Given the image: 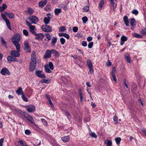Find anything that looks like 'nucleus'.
I'll return each mask as SVG.
<instances>
[{"instance_id":"obj_1","label":"nucleus","mask_w":146,"mask_h":146,"mask_svg":"<svg viewBox=\"0 0 146 146\" xmlns=\"http://www.w3.org/2000/svg\"><path fill=\"white\" fill-rule=\"evenodd\" d=\"M21 38V36L19 34H16L12 38V41L15 46H20V44L19 43Z\"/></svg>"},{"instance_id":"obj_2","label":"nucleus","mask_w":146,"mask_h":146,"mask_svg":"<svg viewBox=\"0 0 146 146\" xmlns=\"http://www.w3.org/2000/svg\"><path fill=\"white\" fill-rule=\"evenodd\" d=\"M17 51L12 50L11 51L10 54L14 58L19 57L20 56L19 52H20V46H15Z\"/></svg>"},{"instance_id":"obj_3","label":"nucleus","mask_w":146,"mask_h":146,"mask_svg":"<svg viewBox=\"0 0 146 146\" xmlns=\"http://www.w3.org/2000/svg\"><path fill=\"white\" fill-rule=\"evenodd\" d=\"M41 29L43 31L45 32H48L52 31L51 27L47 24L42 25Z\"/></svg>"},{"instance_id":"obj_4","label":"nucleus","mask_w":146,"mask_h":146,"mask_svg":"<svg viewBox=\"0 0 146 146\" xmlns=\"http://www.w3.org/2000/svg\"><path fill=\"white\" fill-rule=\"evenodd\" d=\"M24 49L27 52H30L31 51V48L28 42L27 41H25L24 43Z\"/></svg>"},{"instance_id":"obj_5","label":"nucleus","mask_w":146,"mask_h":146,"mask_svg":"<svg viewBox=\"0 0 146 146\" xmlns=\"http://www.w3.org/2000/svg\"><path fill=\"white\" fill-rule=\"evenodd\" d=\"M2 17L5 21L6 23V25L7 26V27L11 30L10 25V23L9 20L6 17L5 15L3 13H2L1 14Z\"/></svg>"},{"instance_id":"obj_6","label":"nucleus","mask_w":146,"mask_h":146,"mask_svg":"<svg viewBox=\"0 0 146 146\" xmlns=\"http://www.w3.org/2000/svg\"><path fill=\"white\" fill-rule=\"evenodd\" d=\"M29 19L32 24H36L38 21V19L35 16H32Z\"/></svg>"},{"instance_id":"obj_7","label":"nucleus","mask_w":146,"mask_h":146,"mask_svg":"<svg viewBox=\"0 0 146 146\" xmlns=\"http://www.w3.org/2000/svg\"><path fill=\"white\" fill-rule=\"evenodd\" d=\"M27 110L30 112H33L35 111V108L34 105H30L27 106L26 107Z\"/></svg>"},{"instance_id":"obj_8","label":"nucleus","mask_w":146,"mask_h":146,"mask_svg":"<svg viewBox=\"0 0 146 146\" xmlns=\"http://www.w3.org/2000/svg\"><path fill=\"white\" fill-rule=\"evenodd\" d=\"M52 54L51 50H47L44 56V57L45 59L50 58L51 57Z\"/></svg>"},{"instance_id":"obj_9","label":"nucleus","mask_w":146,"mask_h":146,"mask_svg":"<svg viewBox=\"0 0 146 146\" xmlns=\"http://www.w3.org/2000/svg\"><path fill=\"white\" fill-rule=\"evenodd\" d=\"M36 62H33V61L31 62L29 66V69L31 71L33 72L34 71L36 67Z\"/></svg>"},{"instance_id":"obj_10","label":"nucleus","mask_w":146,"mask_h":146,"mask_svg":"<svg viewBox=\"0 0 146 146\" xmlns=\"http://www.w3.org/2000/svg\"><path fill=\"white\" fill-rule=\"evenodd\" d=\"M42 72L41 70H38L36 71L35 74L38 77L42 78H45L46 76L44 74H42Z\"/></svg>"},{"instance_id":"obj_11","label":"nucleus","mask_w":146,"mask_h":146,"mask_svg":"<svg viewBox=\"0 0 146 146\" xmlns=\"http://www.w3.org/2000/svg\"><path fill=\"white\" fill-rule=\"evenodd\" d=\"M25 118L27 120L31 123L34 124L35 123V121L33 118L30 115L27 114L25 115Z\"/></svg>"},{"instance_id":"obj_12","label":"nucleus","mask_w":146,"mask_h":146,"mask_svg":"<svg viewBox=\"0 0 146 146\" xmlns=\"http://www.w3.org/2000/svg\"><path fill=\"white\" fill-rule=\"evenodd\" d=\"M0 72L3 75H5L6 74L8 75H10L11 74L10 72L6 68H2Z\"/></svg>"},{"instance_id":"obj_13","label":"nucleus","mask_w":146,"mask_h":146,"mask_svg":"<svg viewBox=\"0 0 146 146\" xmlns=\"http://www.w3.org/2000/svg\"><path fill=\"white\" fill-rule=\"evenodd\" d=\"M51 14L50 13H48L46 14V16L47 17H45L44 19V22L46 24H49L50 21V16Z\"/></svg>"},{"instance_id":"obj_14","label":"nucleus","mask_w":146,"mask_h":146,"mask_svg":"<svg viewBox=\"0 0 146 146\" xmlns=\"http://www.w3.org/2000/svg\"><path fill=\"white\" fill-rule=\"evenodd\" d=\"M32 143L34 145L36 146H38L41 144L40 141L36 139H32Z\"/></svg>"},{"instance_id":"obj_15","label":"nucleus","mask_w":146,"mask_h":146,"mask_svg":"<svg viewBox=\"0 0 146 146\" xmlns=\"http://www.w3.org/2000/svg\"><path fill=\"white\" fill-rule=\"evenodd\" d=\"M127 40V37L124 35H123L121 38V42L120 44L121 45H123L125 42Z\"/></svg>"},{"instance_id":"obj_16","label":"nucleus","mask_w":146,"mask_h":146,"mask_svg":"<svg viewBox=\"0 0 146 146\" xmlns=\"http://www.w3.org/2000/svg\"><path fill=\"white\" fill-rule=\"evenodd\" d=\"M29 29L31 32L32 33L35 35H36V33L35 31V30L36 29L35 26L33 25L31 26L29 28Z\"/></svg>"},{"instance_id":"obj_17","label":"nucleus","mask_w":146,"mask_h":146,"mask_svg":"<svg viewBox=\"0 0 146 146\" xmlns=\"http://www.w3.org/2000/svg\"><path fill=\"white\" fill-rule=\"evenodd\" d=\"M31 61H33V62H36V55L35 51L33 52L31 57Z\"/></svg>"},{"instance_id":"obj_18","label":"nucleus","mask_w":146,"mask_h":146,"mask_svg":"<svg viewBox=\"0 0 146 146\" xmlns=\"http://www.w3.org/2000/svg\"><path fill=\"white\" fill-rule=\"evenodd\" d=\"M36 38L37 39H42L44 36V35L42 33H40L36 34Z\"/></svg>"},{"instance_id":"obj_19","label":"nucleus","mask_w":146,"mask_h":146,"mask_svg":"<svg viewBox=\"0 0 146 146\" xmlns=\"http://www.w3.org/2000/svg\"><path fill=\"white\" fill-rule=\"evenodd\" d=\"M47 2V0L41 1L38 3V5L40 7H42L44 6Z\"/></svg>"},{"instance_id":"obj_20","label":"nucleus","mask_w":146,"mask_h":146,"mask_svg":"<svg viewBox=\"0 0 146 146\" xmlns=\"http://www.w3.org/2000/svg\"><path fill=\"white\" fill-rule=\"evenodd\" d=\"M16 93L19 95L23 94V91L21 87H19L16 91Z\"/></svg>"},{"instance_id":"obj_21","label":"nucleus","mask_w":146,"mask_h":146,"mask_svg":"<svg viewBox=\"0 0 146 146\" xmlns=\"http://www.w3.org/2000/svg\"><path fill=\"white\" fill-rule=\"evenodd\" d=\"M51 51H52V53L54 54L55 56L58 57L59 56V53L56 50L53 49H51Z\"/></svg>"},{"instance_id":"obj_22","label":"nucleus","mask_w":146,"mask_h":146,"mask_svg":"<svg viewBox=\"0 0 146 146\" xmlns=\"http://www.w3.org/2000/svg\"><path fill=\"white\" fill-rule=\"evenodd\" d=\"M123 20L126 25L128 26L129 25V21L126 15L125 16L123 17Z\"/></svg>"},{"instance_id":"obj_23","label":"nucleus","mask_w":146,"mask_h":146,"mask_svg":"<svg viewBox=\"0 0 146 146\" xmlns=\"http://www.w3.org/2000/svg\"><path fill=\"white\" fill-rule=\"evenodd\" d=\"M129 21L131 26H135L136 21L134 18H131L129 19Z\"/></svg>"},{"instance_id":"obj_24","label":"nucleus","mask_w":146,"mask_h":146,"mask_svg":"<svg viewBox=\"0 0 146 146\" xmlns=\"http://www.w3.org/2000/svg\"><path fill=\"white\" fill-rule=\"evenodd\" d=\"M45 71L46 73H51V71L48 68V65H46L44 66Z\"/></svg>"},{"instance_id":"obj_25","label":"nucleus","mask_w":146,"mask_h":146,"mask_svg":"<svg viewBox=\"0 0 146 146\" xmlns=\"http://www.w3.org/2000/svg\"><path fill=\"white\" fill-rule=\"evenodd\" d=\"M87 64L89 68L93 67L92 63L90 59H88L87 60Z\"/></svg>"},{"instance_id":"obj_26","label":"nucleus","mask_w":146,"mask_h":146,"mask_svg":"<svg viewBox=\"0 0 146 146\" xmlns=\"http://www.w3.org/2000/svg\"><path fill=\"white\" fill-rule=\"evenodd\" d=\"M104 0H101L100 3L99 4V8L100 10L102 9L103 6L104 5Z\"/></svg>"},{"instance_id":"obj_27","label":"nucleus","mask_w":146,"mask_h":146,"mask_svg":"<svg viewBox=\"0 0 146 146\" xmlns=\"http://www.w3.org/2000/svg\"><path fill=\"white\" fill-rule=\"evenodd\" d=\"M70 137L69 136H65L62 137V140L64 142H66L69 141Z\"/></svg>"},{"instance_id":"obj_28","label":"nucleus","mask_w":146,"mask_h":146,"mask_svg":"<svg viewBox=\"0 0 146 146\" xmlns=\"http://www.w3.org/2000/svg\"><path fill=\"white\" fill-rule=\"evenodd\" d=\"M133 36L135 37L140 38H142L143 37L142 35L136 33H133Z\"/></svg>"},{"instance_id":"obj_29","label":"nucleus","mask_w":146,"mask_h":146,"mask_svg":"<svg viewBox=\"0 0 146 146\" xmlns=\"http://www.w3.org/2000/svg\"><path fill=\"white\" fill-rule=\"evenodd\" d=\"M104 143L106 144L107 146H111L112 145V142L110 140H107L105 141Z\"/></svg>"},{"instance_id":"obj_30","label":"nucleus","mask_w":146,"mask_h":146,"mask_svg":"<svg viewBox=\"0 0 146 146\" xmlns=\"http://www.w3.org/2000/svg\"><path fill=\"white\" fill-rule=\"evenodd\" d=\"M61 12V9H56L54 10V13L56 15H58Z\"/></svg>"},{"instance_id":"obj_31","label":"nucleus","mask_w":146,"mask_h":146,"mask_svg":"<svg viewBox=\"0 0 146 146\" xmlns=\"http://www.w3.org/2000/svg\"><path fill=\"white\" fill-rule=\"evenodd\" d=\"M16 110L17 111L18 113L24 116L25 117V115L26 114V113L24 111H22L21 110H19V109H17Z\"/></svg>"},{"instance_id":"obj_32","label":"nucleus","mask_w":146,"mask_h":146,"mask_svg":"<svg viewBox=\"0 0 146 146\" xmlns=\"http://www.w3.org/2000/svg\"><path fill=\"white\" fill-rule=\"evenodd\" d=\"M140 33L143 35L146 36V28L142 29Z\"/></svg>"},{"instance_id":"obj_33","label":"nucleus","mask_w":146,"mask_h":146,"mask_svg":"<svg viewBox=\"0 0 146 146\" xmlns=\"http://www.w3.org/2000/svg\"><path fill=\"white\" fill-rule=\"evenodd\" d=\"M57 41V38L56 37H53L52 40V46H54L55 43Z\"/></svg>"},{"instance_id":"obj_34","label":"nucleus","mask_w":146,"mask_h":146,"mask_svg":"<svg viewBox=\"0 0 146 146\" xmlns=\"http://www.w3.org/2000/svg\"><path fill=\"white\" fill-rule=\"evenodd\" d=\"M65 115L67 116V118L70 120L71 119V116L69 112L67 111H66L65 112Z\"/></svg>"},{"instance_id":"obj_35","label":"nucleus","mask_w":146,"mask_h":146,"mask_svg":"<svg viewBox=\"0 0 146 146\" xmlns=\"http://www.w3.org/2000/svg\"><path fill=\"white\" fill-rule=\"evenodd\" d=\"M13 56H8L7 57V60L9 63H11L12 62Z\"/></svg>"},{"instance_id":"obj_36","label":"nucleus","mask_w":146,"mask_h":146,"mask_svg":"<svg viewBox=\"0 0 146 146\" xmlns=\"http://www.w3.org/2000/svg\"><path fill=\"white\" fill-rule=\"evenodd\" d=\"M1 40L2 43L5 45V46L6 48H7V43L5 41L4 39L2 37H1Z\"/></svg>"},{"instance_id":"obj_37","label":"nucleus","mask_w":146,"mask_h":146,"mask_svg":"<svg viewBox=\"0 0 146 146\" xmlns=\"http://www.w3.org/2000/svg\"><path fill=\"white\" fill-rule=\"evenodd\" d=\"M121 140V138L119 137H117L115 139V140L116 143L118 145H119Z\"/></svg>"},{"instance_id":"obj_38","label":"nucleus","mask_w":146,"mask_h":146,"mask_svg":"<svg viewBox=\"0 0 146 146\" xmlns=\"http://www.w3.org/2000/svg\"><path fill=\"white\" fill-rule=\"evenodd\" d=\"M18 142L20 143V144L22 146H26L27 145L26 143L23 140H21L19 141Z\"/></svg>"},{"instance_id":"obj_39","label":"nucleus","mask_w":146,"mask_h":146,"mask_svg":"<svg viewBox=\"0 0 146 146\" xmlns=\"http://www.w3.org/2000/svg\"><path fill=\"white\" fill-rule=\"evenodd\" d=\"M89 9V6H85L83 9L85 12H87Z\"/></svg>"},{"instance_id":"obj_40","label":"nucleus","mask_w":146,"mask_h":146,"mask_svg":"<svg viewBox=\"0 0 146 146\" xmlns=\"http://www.w3.org/2000/svg\"><path fill=\"white\" fill-rule=\"evenodd\" d=\"M48 67H49L52 70H53L54 69V66L53 65L52 63L51 62H50L49 63V65Z\"/></svg>"},{"instance_id":"obj_41","label":"nucleus","mask_w":146,"mask_h":146,"mask_svg":"<svg viewBox=\"0 0 146 146\" xmlns=\"http://www.w3.org/2000/svg\"><path fill=\"white\" fill-rule=\"evenodd\" d=\"M82 20L83 23H86L88 20V19L86 16L83 17L82 18Z\"/></svg>"},{"instance_id":"obj_42","label":"nucleus","mask_w":146,"mask_h":146,"mask_svg":"<svg viewBox=\"0 0 146 146\" xmlns=\"http://www.w3.org/2000/svg\"><path fill=\"white\" fill-rule=\"evenodd\" d=\"M113 120L114 121L115 123L116 124H118L117 122V120L118 118L117 117L115 116L114 115L113 117Z\"/></svg>"},{"instance_id":"obj_43","label":"nucleus","mask_w":146,"mask_h":146,"mask_svg":"<svg viewBox=\"0 0 146 146\" xmlns=\"http://www.w3.org/2000/svg\"><path fill=\"white\" fill-rule=\"evenodd\" d=\"M45 36L46 37V38L48 40H50L51 39V36L49 34L46 33Z\"/></svg>"},{"instance_id":"obj_44","label":"nucleus","mask_w":146,"mask_h":146,"mask_svg":"<svg viewBox=\"0 0 146 146\" xmlns=\"http://www.w3.org/2000/svg\"><path fill=\"white\" fill-rule=\"evenodd\" d=\"M59 30L61 32H63L66 30V29L65 28V27L62 26L59 29Z\"/></svg>"},{"instance_id":"obj_45","label":"nucleus","mask_w":146,"mask_h":146,"mask_svg":"<svg viewBox=\"0 0 146 146\" xmlns=\"http://www.w3.org/2000/svg\"><path fill=\"white\" fill-rule=\"evenodd\" d=\"M60 42H61V43L63 45L64 44V43L65 42V39L64 38H63V37L61 38L60 39Z\"/></svg>"},{"instance_id":"obj_46","label":"nucleus","mask_w":146,"mask_h":146,"mask_svg":"<svg viewBox=\"0 0 146 146\" xmlns=\"http://www.w3.org/2000/svg\"><path fill=\"white\" fill-rule=\"evenodd\" d=\"M79 93L80 96V102L82 103L83 102L82 94L81 92H79Z\"/></svg>"},{"instance_id":"obj_47","label":"nucleus","mask_w":146,"mask_h":146,"mask_svg":"<svg viewBox=\"0 0 146 146\" xmlns=\"http://www.w3.org/2000/svg\"><path fill=\"white\" fill-rule=\"evenodd\" d=\"M22 98L23 99V100L26 102H27L28 101V99L25 96V95L24 94H23L22 96Z\"/></svg>"},{"instance_id":"obj_48","label":"nucleus","mask_w":146,"mask_h":146,"mask_svg":"<svg viewBox=\"0 0 146 146\" xmlns=\"http://www.w3.org/2000/svg\"><path fill=\"white\" fill-rule=\"evenodd\" d=\"M9 17L10 18H14V14L12 13H10L8 14Z\"/></svg>"},{"instance_id":"obj_49","label":"nucleus","mask_w":146,"mask_h":146,"mask_svg":"<svg viewBox=\"0 0 146 146\" xmlns=\"http://www.w3.org/2000/svg\"><path fill=\"white\" fill-rule=\"evenodd\" d=\"M23 33L24 35H25L26 36H28V31L24 29L23 31Z\"/></svg>"},{"instance_id":"obj_50","label":"nucleus","mask_w":146,"mask_h":146,"mask_svg":"<svg viewBox=\"0 0 146 146\" xmlns=\"http://www.w3.org/2000/svg\"><path fill=\"white\" fill-rule=\"evenodd\" d=\"M89 74H92L94 73V70L93 67L89 68Z\"/></svg>"},{"instance_id":"obj_51","label":"nucleus","mask_w":146,"mask_h":146,"mask_svg":"<svg viewBox=\"0 0 146 146\" xmlns=\"http://www.w3.org/2000/svg\"><path fill=\"white\" fill-rule=\"evenodd\" d=\"M131 13L133 14H134L135 15H136L138 14V11L136 9H135L133 10L132 11Z\"/></svg>"},{"instance_id":"obj_52","label":"nucleus","mask_w":146,"mask_h":146,"mask_svg":"<svg viewBox=\"0 0 146 146\" xmlns=\"http://www.w3.org/2000/svg\"><path fill=\"white\" fill-rule=\"evenodd\" d=\"M93 42H90L88 45V48H91L92 47L93 45Z\"/></svg>"},{"instance_id":"obj_53","label":"nucleus","mask_w":146,"mask_h":146,"mask_svg":"<svg viewBox=\"0 0 146 146\" xmlns=\"http://www.w3.org/2000/svg\"><path fill=\"white\" fill-rule=\"evenodd\" d=\"M126 58L127 59V60L129 63H131V58L130 57L128 56H125Z\"/></svg>"},{"instance_id":"obj_54","label":"nucleus","mask_w":146,"mask_h":146,"mask_svg":"<svg viewBox=\"0 0 146 146\" xmlns=\"http://www.w3.org/2000/svg\"><path fill=\"white\" fill-rule=\"evenodd\" d=\"M111 76H112V77L114 81L115 82H117V80L116 78V77L115 75V74H112Z\"/></svg>"},{"instance_id":"obj_55","label":"nucleus","mask_w":146,"mask_h":146,"mask_svg":"<svg viewBox=\"0 0 146 146\" xmlns=\"http://www.w3.org/2000/svg\"><path fill=\"white\" fill-rule=\"evenodd\" d=\"M90 135L92 137H93L94 138H96L97 137L96 135L94 133L92 132L90 134Z\"/></svg>"},{"instance_id":"obj_56","label":"nucleus","mask_w":146,"mask_h":146,"mask_svg":"<svg viewBox=\"0 0 146 146\" xmlns=\"http://www.w3.org/2000/svg\"><path fill=\"white\" fill-rule=\"evenodd\" d=\"M43 82L48 84L50 83V81L49 80L44 79L43 80Z\"/></svg>"},{"instance_id":"obj_57","label":"nucleus","mask_w":146,"mask_h":146,"mask_svg":"<svg viewBox=\"0 0 146 146\" xmlns=\"http://www.w3.org/2000/svg\"><path fill=\"white\" fill-rule=\"evenodd\" d=\"M27 11L29 13L31 14H32L34 12L33 10L32 9L29 8H28Z\"/></svg>"},{"instance_id":"obj_58","label":"nucleus","mask_w":146,"mask_h":146,"mask_svg":"<svg viewBox=\"0 0 146 146\" xmlns=\"http://www.w3.org/2000/svg\"><path fill=\"white\" fill-rule=\"evenodd\" d=\"M82 46L86 47L87 45V43L86 41H82Z\"/></svg>"},{"instance_id":"obj_59","label":"nucleus","mask_w":146,"mask_h":146,"mask_svg":"<svg viewBox=\"0 0 146 146\" xmlns=\"http://www.w3.org/2000/svg\"><path fill=\"white\" fill-rule=\"evenodd\" d=\"M64 37L66 38L67 39H69L70 38V36L68 34L64 33Z\"/></svg>"},{"instance_id":"obj_60","label":"nucleus","mask_w":146,"mask_h":146,"mask_svg":"<svg viewBox=\"0 0 146 146\" xmlns=\"http://www.w3.org/2000/svg\"><path fill=\"white\" fill-rule=\"evenodd\" d=\"M25 133L26 135H29L31 133V131L28 129L26 130L25 131Z\"/></svg>"},{"instance_id":"obj_61","label":"nucleus","mask_w":146,"mask_h":146,"mask_svg":"<svg viewBox=\"0 0 146 146\" xmlns=\"http://www.w3.org/2000/svg\"><path fill=\"white\" fill-rule=\"evenodd\" d=\"M78 28L76 27H74L73 29V30L74 32H76L78 30Z\"/></svg>"},{"instance_id":"obj_62","label":"nucleus","mask_w":146,"mask_h":146,"mask_svg":"<svg viewBox=\"0 0 146 146\" xmlns=\"http://www.w3.org/2000/svg\"><path fill=\"white\" fill-rule=\"evenodd\" d=\"M4 139L3 138H1L0 139V146H2L3 145V142Z\"/></svg>"},{"instance_id":"obj_63","label":"nucleus","mask_w":146,"mask_h":146,"mask_svg":"<svg viewBox=\"0 0 146 146\" xmlns=\"http://www.w3.org/2000/svg\"><path fill=\"white\" fill-rule=\"evenodd\" d=\"M123 83H124V85H125V86L127 88H128V85L127 84V83H126V80L125 79H124L123 80Z\"/></svg>"},{"instance_id":"obj_64","label":"nucleus","mask_w":146,"mask_h":146,"mask_svg":"<svg viewBox=\"0 0 146 146\" xmlns=\"http://www.w3.org/2000/svg\"><path fill=\"white\" fill-rule=\"evenodd\" d=\"M92 39V38L90 36H88L87 38V40L88 42L91 41Z\"/></svg>"}]
</instances>
